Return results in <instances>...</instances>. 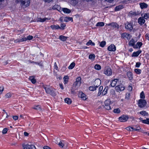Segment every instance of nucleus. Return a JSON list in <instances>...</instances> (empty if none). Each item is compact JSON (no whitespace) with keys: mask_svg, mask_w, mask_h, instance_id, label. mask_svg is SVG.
<instances>
[{"mask_svg":"<svg viewBox=\"0 0 149 149\" xmlns=\"http://www.w3.org/2000/svg\"><path fill=\"white\" fill-rule=\"evenodd\" d=\"M140 113L142 115L144 116H148V114L146 113V111H141L140 112Z\"/></svg>","mask_w":149,"mask_h":149,"instance_id":"ea45409f","label":"nucleus"},{"mask_svg":"<svg viewBox=\"0 0 149 149\" xmlns=\"http://www.w3.org/2000/svg\"><path fill=\"white\" fill-rule=\"evenodd\" d=\"M141 64V63L140 62H137L136 63L135 66L136 67L139 68Z\"/></svg>","mask_w":149,"mask_h":149,"instance_id":"6e6d98bb","label":"nucleus"},{"mask_svg":"<svg viewBox=\"0 0 149 149\" xmlns=\"http://www.w3.org/2000/svg\"><path fill=\"white\" fill-rule=\"evenodd\" d=\"M66 25L65 24L63 23L61 25V26L59 29H61L62 30H64L65 29V26Z\"/></svg>","mask_w":149,"mask_h":149,"instance_id":"09e8293b","label":"nucleus"},{"mask_svg":"<svg viewBox=\"0 0 149 149\" xmlns=\"http://www.w3.org/2000/svg\"><path fill=\"white\" fill-rule=\"evenodd\" d=\"M95 56L94 54H90L89 55V59H92L93 58V59H94L95 58Z\"/></svg>","mask_w":149,"mask_h":149,"instance_id":"49530a36","label":"nucleus"},{"mask_svg":"<svg viewBox=\"0 0 149 149\" xmlns=\"http://www.w3.org/2000/svg\"><path fill=\"white\" fill-rule=\"evenodd\" d=\"M94 83V85L96 86V87H98L101 84V81L100 79H97L95 81Z\"/></svg>","mask_w":149,"mask_h":149,"instance_id":"4468645a","label":"nucleus"},{"mask_svg":"<svg viewBox=\"0 0 149 149\" xmlns=\"http://www.w3.org/2000/svg\"><path fill=\"white\" fill-rule=\"evenodd\" d=\"M106 44V42L105 41H102L100 43V46L102 47H103L105 46Z\"/></svg>","mask_w":149,"mask_h":149,"instance_id":"58836bf2","label":"nucleus"},{"mask_svg":"<svg viewBox=\"0 0 149 149\" xmlns=\"http://www.w3.org/2000/svg\"><path fill=\"white\" fill-rule=\"evenodd\" d=\"M123 8V6L121 5H120L116 6L115 8V10L116 11H118L120 9H122Z\"/></svg>","mask_w":149,"mask_h":149,"instance_id":"72a5a7b5","label":"nucleus"},{"mask_svg":"<svg viewBox=\"0 0 149 149\" xmlns=\"http://www.w3.org/2000/svg\"><path fill=\"white\" fill-rule=\"evenodd\" d=\"M8 129L7 128H4L3 131H2V133L3 134H6L7 133V132L8 131Z\"/></svg>","mask_w":149,"mask_h":149,"instance_id":"603ef678","label":"nucleus"},{"mask_svg":"<svg viewBox=\"0 0 149 149\" xmlns=\"http://www.w3.org/2000/svg\"><path fill=\"white\" fill-rule=\"evenodd\" d=\"M50 27L52 29H59L60 28V26H58V25H52L50 26Z\"/></svg>","mask_w":149,"mask_h":149,"instance_id":"a878e982","label":"nucleus"},{"mask_svg":"<svg viewBox=\"0 0 149 149\" xmlns=\"http://www.w3.org/2000/svg\"><path fill=\"white\" fill-rule=\"evenodd\" d=\"M116 90L118 92L122 91L124 90L125 87L122 85H118L115 88Z\"/></svg>","mask_w":149,"mask_h":149,"instance_id":"1a4fd4ad","label":"nucleus"},{"mask_svg":"<svg viewBox=\"0 0 149 149\" xmlns=\"http://www.w3.org/2000/svg\"><path fill=\"white\" fill-rule=\"evenodd\" d=\"M33 37L31 36H29L27 38V40H31L32 39Z\"/></svg>","mask_w":149,"mask_h":149,"instance_id":"bf43d9fd","label":"nucleus"},{"mask_svg":"<svg viewBox=\"0 0 149 149\" xmlns=\"http://www.w3.org/2000/svg\"><path fill=\"white\" fill-rule=\"evenodd\" d=\"M145 20L143 18L140 17L138 19V22L141 25H142L144 23Z\"/></svg>","mask_w":149,"mask_h":149,"instance_id":"dca6fc26","label":"nucleus"},{"mask_svg":"<svg viewBox=\"0 0 149 149\" xmlns=\"http://www.w3.org/2000/svg\"><path fill=\"white\" fill-rule=\"evenodd\" d=\"M130 94L129 93L127 94H126L125 98L127 99H128L129 97Z\"/></svg>","mask_w":149,"mask_h":149,"instance_id":"0e129e2a","label":"nucleus"},{"mask_svg":"<svg viewBox=\"0 0 149 149\" xmlns=\"http://www.w3.org/2000/svg\"><path fill=\"white\" fill-rule=\"evenodd\" d=\"M69 21H71V22H73V20L72 18L68 17H66L64 19V21L65 22H68Z\"/></svg>","mask_w":149,"mask_h":149,"instance_id":"393cba45","label":"nucleus"},{"mask_svg":"<svg viewBox=\"0 0 149 149\" xmlns=\"http://www.w3.org/2000/svg\"><path fill=\"white\" fill-rule=\"evenodd\" d=\"M103 89V87L102 86H100L98 89V93L97 94V96H100V94H101L102 91Z\"/></svg>","mask_w":149,"mask_h":149,"instance_id":"2f4dec72","label":"nucleus"},{"mask_svg":"<svg viewBox=\"0 0 149 149\" xmlns=\"http://www.w3.org/2000/svg\"><path fill=\"white\" fill-rule=\"evenodd\" d=\"M146 104V102L144 100L140 99L138 102L139 106L141 108L145 107Z\"/></svg>","mask_w":149,"mask_h":149,"instance_id":"39448f33","label":"nucleus"},{"mask_svg":"<svg viewBox=\"0 0 149 149\" xmlns=\"http://www.w3.org/2000/svg\"><path fill=\"white\" fill-rule=\"evenodd\" d=\"M79 96L84 100H85L86 99V95L82 91H80L79 92Z\"/></svg>","mask_w":149,"mask_h":149,"instance_id":"ddd939ff","label":"nucleus"},{"mask_svg":"<svg viewBox=\"0 0 149 149\" xmlns=\"http://www.w3.org/2000/svg\"><path fill=\"white\" fill-rule=\"evenodd\" d=\"M104 73L107 76L111 75L112 74L111 69L109 67H106L104 70Z\"/></svg>","mask_w":149,"mask_h":149,"instance_id":"20e7f679","label":"nucleus"},{"mask_svg":"<svg viewBox=\"0 0 149 149\" xmlns=\"http://www.w3.org/2000/svg\"><path fill=\"white\" fill-rule=\"evenodd\" d=\"M134 41L133 39H132L129 42V45L130 46H134Z\"/></svg>","mask_w":149,"mask_h":149,"instance_id":"79ce46f5","label":"nucleus"},{"mask_svg":"<svg viewBox=\"0 0 149 149\" xmlns=\"http://www.w3.org/2000/svg\"><path fill=\"white\" fill-rule=\"evenodd\" d=\"M132 89V87L131 86H129L128 87V90L130 91H131Z\"/></svg>","mask_w":149,"mask_h":149,"instance_id":"338daca9","label":"nucleus"},{"mask_svg":"<svg viewBox=\"0 0 149 149\" xmlns=\"http://www.w3.org/2000/svg\"><path fill=\"white\" fill-rule=\"evenodd\" d=\"M33 108L35 109L38 110L39 109H41V107L40 105H37L35 106L34 107H33Z\"/></svg>","mask_w":149,"mask_h":149,"instance_id":"37998d69","label":"nucleus"},{"mask_svg":"<svg viewBox=\"0 0 149 149\" xmlns=\"http://www.w3.org/2000/svg\"><path fill=\"white\" fill-rule=\"evenodd\" d=\"M131 129L132 130V131H140L141 130V128L139 126L137 127H136V128H134L133 127H131Z\"/></svg>","mask_w":149,"mask_h":149,"instance_id":"cd10ccee","label":"nucleus"},{"mask_svg":"<svg viewBox=\"0 0 149 149\" xmlns=\"http://www.w3.org/2000/svg\"><path fill=\"white\" fill-rule=\"evenodd\" d=\"M107 49L110 51L114 52L116 50V47L114 45L112 44L108 47Z\"/></svg>","mask_w":149,"mask_h":149,"instance_id":"9d476101","label":"nucleus"},{"mask_svg":"<svg viewBox=\"0 0 149 149\" xmlns=\"http://www.w3.org/2000/svg\"><path fill=\"white\" fill-rule=\"evenodd\" d=\"M29 79L31 81V82L33 84H35L36 81V79H35V77L33 76H30L29 78Z\"/></svg>","mask_w":149,"mask_h":149,"instance_id":"6ab92c4d","label":"nucleus"},{"mask_svg":"<svg viewBox=\"0 0 149 149\" xmlns=\"http://www.w3.org/2000/svg\"><path fill=\"white\" fill-rule=\"evenodd\" d=\"M44 149H51V148L48 146H45L43 147Z\"/></svg>","mask_w":149,"mask_h":149,"instance_id":"680f3d73","label":"nucleus"},{"mask_svg":"<svg viewBox=\"0 0 149 149\" xmlns=\"http://www.w3.org/2000/svg\"><path fill=\"white\" fill-rule=\"evenodd\" d=\"M141 50H139L136 52H134L133 53L132 55V57L133 56H137L141 52Z\"/></svg>","mask_w":149,"mask_h":149,"instance_id":"a211bd4d","label":"nucleus"},{"mask_svg":"<svg viewBox=\"0 0 149 149\" xmlns=\"http://www.w3.org/2000/svg\"><path fill=\"white\" fill-rule=\"evenodd\" d=\"M24 149H36L33 145H26L23 146Z\"/></svg>","mask_w":149,"mask_h":149,"instance_id":"0eeeda50","label":"nucleus"},{"mask_svg":"<svg viewBox=\"0 0 149 149\" xmlns=\"http://www.w3.org/2000/svg\"><path fill=\"white\" fill-rule=\"evenodd\" d=\"M30 0H16V1L17 3L20 2L21 5L22 6H24L27 7L30 4Z\"/></svg>","mask_w":149,"mask_h":149,"instance_id":"f03ea898","label":"nucleus"},{"mask_svg":"<svg viewBox=\"0 0 149 149\" xmlns=\"http://www.w3.org/2000/svg\"><path fill=\"white\" fill-rule=\"evenodd\" d=\"M13 118L14 120H17L18 118V117L17 116H13Z\"/></svg>","mask_w":149,"mask_h":149,"instance_id":"13d9d810","label":"nucleus"},{"mask_svg":"<svg viewBox=\"0 0 149 149\" xmlns=\"http://www.w3.org/2000/svg\"><path fill=\"white\" fill-rule=\"evenodd\" d=\"M108 87H106L104 89L102 92L101 93L102 95H104L107 93L108 90Z\"/></svg>","mask_w":149,"mask_h":149,"instance_id":"c85d7f7f","label":"nucleus"},{"mask_svg":"<svg viewBox=\"0 0 149 149\" xmlns=\"http://www.w3.org/2000/svg\"><path fill=\"white\" fill-rule=\"evenodd\" d=\"M118 81V79H115L113 80L111 82V86L112 87H114L116 85L117 82Z\"/></svg>","mask_w":149,"mask_h":149,"instance_id":"412c9836","label":"nucleus"},{"mask_svg":"<svg viewBox=\"0 0 149 149\" xmlns=\"http://www.w3.org/2000/svg\"><path fill=\"white\" fill-rule=\"evenodd\" d=\"M4 90V87L3 86H0V94H2Z\"/></svg>","mask_w":149,"mask_h":149,"instance_id":"864d4df0","label":"nucleus"},{"mask_svg":"<svg viewBox=\"0 0 149 149\" xmlns=\"http://www.w3.org/2000/svg\"><path fill=\"white\" fill-rule=\"evenodd\" d=\"M75 63L74 62L72 63L68 67V69H72L75 66Z\"/></svg>","mask_w":149,"mask_h":149,"instance_id":"473e14b6","label":"nucleus"},{"mask_svg":"<svg viewBox=\"0 0 149 149\" xmlns=\"http://www.w3.org/2000/svg\"><path fill=\"white\" fill-rule=\"evenodd\" d=\"M137 45L138 46L140 47L142 45V44L141 42H138L136 43Z\"/></svg>","mask_w":149,"mask_h":149,"instance_id":"4d7b16f0","label":"nucleus"},{"mask_svg":"<svg viewBox=\"0 0 149 149\" xmlns=\"http://www.w3.org/2000/svg\"><path fill=\"white\" fill-rule=\"evenodd\" d=\"M142 123L145 124H149V118H147L146 120H142Z\"/></svg>","mask_w":149,"mask_h":149,"instance_id":"a19ab883","label":"nucleus"},{"mask_svg":"<svg viewBox=\"0 0 149 149\" xmlns=\"http://www.w3.org/2000/svg\"><path fill=\"white\" fill-rule=\"evenodd\" d=\"M5 96L6 98H10L12 96L11 94L10 93H8L5 95Z\"/></svg>","mask_w":149,"mask_h":149,"instance_id":"de8ad7c7","label":"nucleus"},{"mask_svg":"<svg viewBox=\"0 0 149 149\" xmlns=\"http://www.w3.org/2000/svg\"><path fill=\"white\" fill-rule=\"evenodd\" d=\"M125 28L131 31L133 29L132 24L129 23H128L127 25L125 24Z\"/></svg>","mask_w":149,"mask_h":149,"instance_id":"f8f14e48","label":"nucleus"},{"mask_svg":"<svg viewBox=\"0 0 149 149\" xmlns=\"http://www.w3.org/2000/svg\"><path fill=\"white\" fill-rule=\"evenodd\" d=\"M62 10L65 13H70L71 10L67 8H63Z\"/></svg>","mask_w":149,"mask_h":149,"instance_id":"5701e85b","label":"nucleus"},{"mask_svg":"<svg viewBox=\"0 0 149 149\" xmlns=\"http://www.w3.org/2000/svg\"><path fill=\"white\" fill-rule=\"evenodd\" d=\"M52 9L54 10H57L59 11H61L62 10V9L60 6L57 4H56L54 5L52 8Z\"/></svg>","mask_w":149,"mask_h":149,"instance_id":"2eb2a0df","label":"nucleus"},{"mask_svg":"<svg viewBox=\"0 0 149 149\" xmlns=\"http://www.w3.org/2000/svg\"><path fill=\"white\" fill-rule=\"evenodd\" d=\"M127 76L130 80H131L133 79L132 74L131 72H128L127 73Z\"/></svg>","mask_w":149,"mask_h":149,"instance_id":"bb28decb","label":"nucleus"},{"mask_svg":"<svg viewBox=\"0 0 149 149\" xmlns=\"http://www.w3.org/2000/svg\"><path fill=\"white\" fill-rule=\"evenodd\" d=\"M90 45L94 46L95 45V44L94 42H93L91 40H90L89 41L86 43V45L88 46Z\"/></svg>","mask_w":149,"mask_h":149,"instance_id":"f704fd0d","label":"nucleus"},{"mask_svg":"<svg viewBox=\"0 0 149 149\" xmlns=\"http://www.w3.org/2000/svg\"><path fill=\"white\" fill-rule=\"evenodd\" d=\"M54 68L56 69V70H57L58 69V67L57 66V65L56 64V63H54Z\"/></svg>","mask_w":149,"mask_h":149,"instance_id":"e2e57ef3","label":"nucleus"},{"mask_svg":"<svg viewBox=\"0 0 149 149\" xmlns=\"http://www.w3.org/2000/svg\"><path fill=\"white\" fill-rule=\"evenodd\" d=\"M104 108L107 110H109L111 109L110 105L111 104L110 99H108L104 101Z\"/></svg>","mask_w":149,"mask_h":149,"instance_id":"7ed1b4c3","label":"nucleus"},{"mask_svg":"<svg viewBox=\"0 0 149 149\" xmlns=\"http://www.w3.org/2000/svg\"><path fill=\"white\" fill-rule=\"evenodd\" d=\"M149 17V15L147 13L145 14L143 16V17L145 19H147Z\"/></svg>","mask_w":149,"mask_h":149,"instance_id":"5fc2aeb1","label":"nucleus"},{"mask_svg":"<svg viewBox=\"0 0 149 149\" xmlns=\"http://www.w3.org/2000/svg\"><path fill=\"white\" fill-rule=\"evenodd\" d=\"M140 97L141 98H144L145 96L144 93L143 91L142 92L140 95Z\"/></svg>","mask_w":149,"mask_h":149,"instance_id":"8fccbe9b","label":"nucleus"},{"mask_svg":"<svg viewBox=\"0 0 149 149\" xmlns=\"http://www.w3.org/2000/svg\"><path fill=\"white\" fill-rule=\"evenodd\" d=\"M134 71L136 74H140L141 73V70L139 69H136L134 70Z\"/></svg>","mask_w":149,"mask_h":149,"instance_id":"c03bdc74","label":"nucleus"},{"mask_svg":"<svg viewBox=\"0 0 149 149\" xmlns=\"http://www.w3.org/2000/svg\"><path fill=\"white\" fill-rule=\"evenodd\" d=\"M130 35L126 33H123L121 34V37L123 39L126 38L127 39H129L130 38L129 36Z\"/></svg>","mask_w":149,"mask_h":149,"instance_id":"9b49d317","label":"nucleus"},{"mask_svg":"<svg viewBox=\"0 0 149 149\" xmlns=\"http://www.w3.org/2000/svg\"><path fill=\"white\" fill-rule=\"evenodd\" d=\"M109 25H111L114 28H116L117 29L119 28V25L116 23H112L109 24Z\"/></svg>","mask_w":149,"mask_h":149,"instance_id":"4be33fe9","label":"nucleus"},{"mask_svg":"<svg viewBox=\"0 0 149 149\" xmlns=\"http://www.w3.org/2000/svg\"><path fill=\"white\" fill-rule=\"evenodd\" d=\"M131 127H126V129L127 130V131H131Z\"/></svg>","mask_w":149,"mask_h":149,"instance_id":"69168bd1","label":"nucleus"},{"mask_svg":"<svg viewBox=\"0 0 149 149\" xmlns=\"http://www.w3.org/2000/svg\"><path fill=\"white\" fill-rule=\"evenodd\" d=\"M96 86L94 85V86H92L89 87V90L91 91H94L96 90V88H97L96 87Z\"/></svg>","mask_w":149,"mask_h":149,"instance_id":"7c9ffc66","label":"nucleus"},{"mask_svg":"<svg viewBox=\"0 0 149 149\" xmlns=\"http://www.w3.org/2000/svg\"><path fill=\"white\" fill-rule=\"evenodd\" d=\"M64 100L65 103L69 104H71L72 102L71 99L68 97L65 98Z\"/></svg>","mask_w":149,"mask_h":149,"instance_id":"aec40b11","label":"nucleus"},{"mask_svg":"<svg viewBox=\"0 0 149 149\" xmlns=\"http://www.w3.org/2000/svg\"><path fill=\"white\" fill-rule=\"evenodd\" d=\"M59 86L62 89H64L63 86L62 84H59Z\"/></svg>","mask_w":149,"mask_h":149,"instance_id":"774afa93","label":"nucleus"},{"mask_svg":"<svg viewBox=\"0 0 149 149\" xmlns=\"http://www.w3.org/2000/svg\"><path fill=\"white\" fill-rule=\"evenodd\" d=\"M46 19H48L47 18H38L37 20V22H44L45 21H46Z\"/></svg>","mask_w":149,"mask_h":149,"instance_id":"c756f323","label":"nucleus"},{"mask_svg":"<svg viewBox=\"0 0 149 149\" xmlns=\"http://www.w3.org/2000/svg\"><path fill=\"white\" fill-rule=\"evenodd\" d=\"M129 119L128 116L123 115L119 118V119L120 121L122 122H125Z\"/></svg>","mask_w":149,"mask_h":149,"instance_id":"423d86ee","label":"nucleus"},{"mask_svg":"<svg viewBox=\"0 0 149 149\" xmlns=\"http://www.w3.org/2000/svg\"><path fill=\"white\" fill-rule=\"evenodd\" d=\"M94 68L96 70H99L101 69V66L98 64H96L94 66Z\"/></svg>","mask_w":149,"mask_h":149,"instance_id":"4c0bfd02","label":"nucleus"},{"mask_svg":"<svg viewBox=\"0 0 149 149\" xmlns=\"http://www.w3.org/2000/svg\"><path fill=\"white\" fill-rule=\"evenodd\" d=\"M81 78L80 77H77L76 79V81L74 83L73 85L75 86H79L81 82Z\"/></svg>","mask_w":149,"mask_h":149,"instance_id":"6e6552de","label":"nucleus"},{"mask_svg":"<svg viewBox=\"0 0 149 149\" xmlns=\"http://www.w3.org/2000/svg\"><path fill=\"white\" fill-rule=\"evenodd\" d=\"M68 79L69 77L68 76H65L64 77L63 79L64 80V83L65 84H66L68 83Z\"/></svg>","mask_w":149,"mask_h":149,"instance_id":"c9c22d12","label":"nucleus"},{"mask_svg":"<svg viewBox=\"0 0 149 149\" xmlns=\"http://www.w3.org/2000/svg\"><path fill=\"white\" fill-rule=\"evenodd\" d=\"M113 112L115 113H120V110L119 108L114 109L113 111Z\"/></svg>","mask_w":149,"mask_h":149,"instance_id":"a18cd8bd","label":"nucleus"},{"mask_svg":"<svg viewBox=\"0 0 149 149\" xmlns=\"http://www.w3.org/2000/svg\"><path fill=\"white\" fill-rule=\"evenodd\" d=\"M104 25V23L103 22H98L96 25V26H103Z\"/></svg>","mask_w":149,"mask_h":149,"instance_id":"e433bc0d","label":"nucleus"},{"mask_svg":"<svg viewBox=\"0 0 149 149\" xmlns=\"http://www.w3.org/2000/svg\"><path fill=\"white\" fill-rule=\"evenodd\" d=\"M139 4L142 9L146 8L148 7V5L145 3H140Z\"/></svg>","mask_w":149,"mask_h":149,"instance_id":"f3484780","label":"nucleus"},{"mask_svg":"<svg viewBox=\"0 0 149 149\" xmlns=\"http://www.w3.org/2000/svg\"><path fill=\"white\" fill-rule=\"evenodd\" d=\"M68 38L67 37L61 35L59 36V38L61 41H64L67 40Z\"/></svg>","mask_w":149,"mask_h":149,"instance_id":"b1692460","label":"nucleus"},{"mask_svg":"<svg viewBox=\"0 0 149 149\" xmlns=\"http://www.w3.org/2000/svg\"><path fill=\"white\" fill-rule=\"evenodd\" d=\"M27 40V39L26 38H23L22 39H19V40L20 42L25 41Z\"/></svg>","mask_w":149,"mask_h":149,"instance_id":"3c124183","label":"nucleus"},{"mask_svg":"<svg viewBox=\"0 0 149 149\" xmlns=\"http://www.w3.org/2000/svg\"><path fill=\"white\" fill-rule=\"evenodd\" d=\"M43 87L45 89L47 93L53 96L56 95V94L55 91V89L54 88L51 87H47L44 86H43Z\"/></svg>","mask_w":149,"mask_h":149,"instance_id":"f257e3e1","label":"nucleus"},{"mask_svg":"<svg viewBox=\"0 0 149 149\" xmlns=\"http://www.w3.org/2000/svg\"><path fill=\"white\" fill-rule=\"evenodd\" d=\"M58 145L60 146H61L62 148H63V146H64V145L63 143L61 141L59 142Z\"/></svg>","mask_w":149,"mask_h":149,"instance_id":"052dcab7","label":"nucleus"}]
</instances>
